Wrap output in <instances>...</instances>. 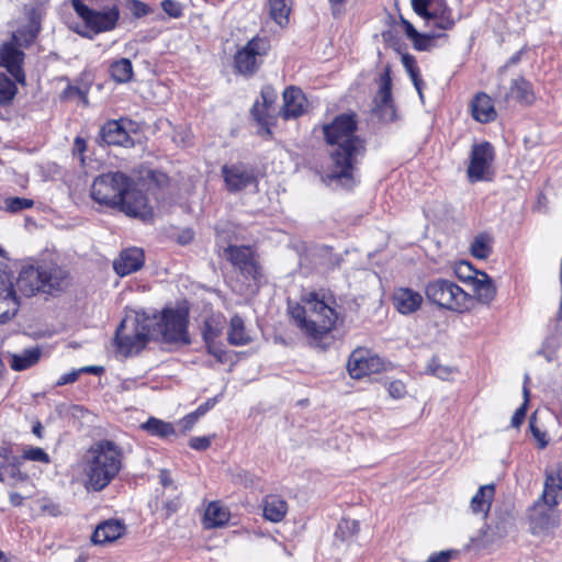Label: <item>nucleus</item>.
<instances>
[{
  "label": "nucleus",
  "instance_id": "1",
  "mask_svg": "<svg viewBox=\"0 0 562 562\" xmlns=\"http://www.w3.org/2000/svg\"><path fill=\"white\" fill-rule=\"evenodd\" d=\"M149 339L176 347L190 345L189 311L165 307L153 315H127L117 327L114 341L117 351L126 357L139 352Z\"/></svg>",
  "mask_w": 562,
  "mask_h": 562
},
{
  "label": "nucleus",
  "instance_id": "2",
  "mask_svg": "<svg viewBox=\"0 0 562 562\" xmlns=\"http://www.w3.org/2000/svg\"><path fill=\"white\" fill-rule=\"evenodd\" d=\"M323 132L326 143L331 146V162L325 181L351 188L356 183V166L366 150L363 140L356 134L357 122L353 115H338L331 123L324 125Z\"/></svg>",
  "mask_w": 562,
  "mask_h": 562
},
{
  "label": "nucleus",
  "instance_id": "3",
  "mask_svg": "<svg viewBox=\"0 0 562 562\" xmlns=\"http://www.w3.org/2000/svg\"><path fill=\"white\" fill-rule=\"evenodd\" d=\"M124 451L110 439L93 442L81 461L83 486L88 492H101L123 469Z\"/></svg>",
  "mask_w": 562,
  "mask_h": 562
},
{
  "label": "nucleus",
  "instance_id": "4",
  "mask_svg": "<svg viewBox=\"0 0 562 562\" xmlns=\"http://www.w3.org/2000/svg\"><path fill=\"white\" fill-rule=\"evenodd\" d=\"M294 324L308 339L310 345L326 348L325 340L335 327L337 313L328 304L311 292L302 297L301 304L289 305Z\"/></svg>",
  "mask_w": 562,
  "mask_h": 562
},
{
  "label": "nucleus",
  "instance_id": "5",
  "mask_svg": "<svg viewBox=\"0 0 562 562\" xmlns=\"http://www.w3.org/2000/svg\"><path fill=\"white\" fill-rule=\"evenodd\" d=\"M68 284V270L53 261L24 267L16 279L18 291L26 297L38 292L55 294L64 291Z\"/></svg>",
  "mask_w": 562,
  "mask_h": 562
},
{
  "label": "nucleus",
  "instance_id": "6",
  "mask_svg": "<svg viewBox=\"0 0 562 562\" xmlns=\"http://www.w3.org/2000/svg\"><path fill=\"white\" fill-rule=\"evenodd\" d=\"M133 180L123 172H108L97 177L91 187V198L111 209H119Z\"/></svg>",
  "mask_w": 562,
  "mask_h": 562
},
{
  "label": "nucleus",
  "instance_id": "7",
  "mask_svg": "<svg viewBox=\"0 0 562 562\" xmlns=\"http://www.w3.org/2000/svg\"><path fill=\"white\" fill-rule=\"evenodd\" d=\"M427 300L446 310L463 312L469 308L471 295L457 283L447 279H436L425 285Z\"/></svg>",
  "mask_w": 562,
  "mask_h": 562
},
{
  "label": "nucleus",
  "instance_id": "8",
  "mask_svg": "<svg viewBox=\"0 0 562 562\" xmlns=\"http://www.w3.org/2000/svg\"><path fill=\"white\" fill-rule=\"evenodd\" d=\"M71 5L86 27L85 31L76 30V32L90 40L99 33L114 30L120 19V11L115 5L101 11L90 9L81 0H71Z\"/></svg>",
  "mask_w": 562,
  "mask_h": 562
},
{
  "label": "nucleus",
  "instance_id": "9",
  "mask_svg": "<svg viewBox=\"0 0 562 562\" xmlns=\"http://www.w3.org/2000/svg\"><path fill=\"white\" fill-rule=\"evenodd\" d=\"M562 499V488L550 484L548 477L544 480L541 497L531 508L530 519L535 527L549 529L555 527L559 522V516L555 507Z\"/></svg>",
  "mask_w": 562,
  "mask_h": 562
},
{
  "label": "nucleus",
  "instance_id": "10",
  "mask_svg": "<svg viewBox=\"0 0 562 562\" xmlns=\"http://www.w3.org/2000/svg\"><path fill=\"white\" fill-rule=\"evenodd\" d=\"M269 49L270 43L267 37H252L235 55L234 63L237 72L245 76L254 75L261 66Z\"/></svg>",
  "mask_w": 562,
  "mask_h": 562
},
{
  "label": "nucleus",
  "instance_id": "11",
  "mask_svg": "<svg viewBox=\"0 0 562 562\" xmlns=\"http://www.w3.org/2000/svg\"><path fill=\"white\" fill-rule=\"evenodd\" d=\"M495 153L493 146L487 143L474 144L470 154L468 178L471 182L488 180Z\"/></svg>",
  "mask_w": 562,
  "mask_h": 562
},
{
  "label": "nucleus",
  "instance_id": "12",
  "mask_svg": "<svg viewBox=\"0 0 562 562\" xmlns=\"http://www.w3.org/2000/svg\"><path fill=\"white\" fill-rule=\"evenodd\" d=\"M463 268L471 271L472 266L468 262H462L457 270L459 278L471 284L473 291L471 299L474 297L485 305L490 304L496 294L493 280L483 271H473L474 274L463 276L461 272Z\"/></svg>",
  "mask_w": 562,
  "mask_h": 562
},
{
  "label": "nucleus",
  "instance_id": "13",
  "mask_svg": "<svg viewBox=\"0 0 562 562\" xmlns=\"http://www.w3.org/2000/svg\"><path fill=\"white\" fill-rule=\"evenodd\" d=\"M226 258L237 268L240 273L249 279L257 281L260 278V267L255 259L250 247L229 246L225 250Z\"/></svg>",
  "mask_w": 562,
  "mask_h": 562
},
{
  "label": "nucleus",
  "instance_id": "14",
  "mask_svg": "<svg viewBox=\"0 0 562 562\" xmlns=\"http://www.w3.org/2000/svg\"><path fill=\"white\" fill-rule=\"evenodd\" d=\"M221 171L229 192H239L256 182L254 169L243 162L224 165Z\"/></svg>",
  "mask_w": 562,
  "mask_h": 562
},
{
  "label": "nucleus",
  "instance_id": "15",
  "mask_svg": "<svg viewBox=\"0 0 562 562\" xmlns=\"http://www.w3.org/2000/svg\"><path fill=\"white\" fill-rule=\"evenodd\" d=\"M119 210L127 216L140 218L144 222L150 221L154 215L153 207L149 205L145 194L134 189L133 184L124 194V202L120 204Z\"/></svg>",
  "mask_w": 562,
  "mask_h": 562
},
{
  "label": "nucleus",
  "instance_id": "16",
  "mask_svg": "<svg viewBox=\"0 0 562 562\" xmlns=\"http://www.w3.org/2000/svg\"><path fill=\"white\" fill-rule=\"evenodd\" d=\"M348 372L353 379L375 373L382 368L381 359L372 356L368 349H356L348 360Z\"/></svg>",
  "mask_w": 562,
  "mask_h": 562
},
{
  "label": "nucleus",
  "instance_id": "17",
  "mask_svg": "<svg viewBox=\"0 0 562 562\" xmlns=\"http://www.w3.org/2000/svg\"><path fill=\"white\" fill-rule=\"evenodd\" d=\"M391 77L389 69L380 77V88L374 97V111L384 122H392L396 117V112L392 99Z\"/></svg>",
  "mask_w": 562,
  "mask_h": 562
},
{
  "label": "nucleus",
  "instance_id": "18",
  "mask_svg": "<svg viewBox=\"0 0 562 562\" xmlns=\"http://www.w3.org/2000/svg\"><path fill=\"white\" fill-rule=\"evenodd\" d=\"M10 276L0 273V324L10 321L18 312L20 302L18 289Z\"/></svg>",
  "mask_w": 562,
  "mask_h": 562
},
{
  "label": "nucleus",
  "instance_id": "19",
  "mask_svg": "<svg viewBox=\"0 0 562 562\" xmlns=\"http://www.w3.org/2000/svg\"><path fill=\"white\" fill-rule=\"evenodd\" d=\"M23 59L24 53L13 43H4L0 47V66L4 67L20 83H24L25 80L22 69Z\"/></svg>",
  "mask_w": 562,
  "mask_h": 562
},
{
  "label": "nucleus",
  "instance_id": "20",
  "mask_svg": "<svg viewBox=\"0 0 562 562\" xmlns=\"http://www.w3.org/2000/svg\"><path fill=\"white\" fill-rule=\"evenodd\" d=\"M144 260V252L140 248H127L120 252L113 262V268L119 276L125 277L138 271L143 267Z\"/></svg>",
  "mask_w": 562,
  "mask_h": 562
},
{
  "label": "nucleus",
  "instance_id": "21",
  "mask_svg": "<svg viewBox=\"0 0 562 562\" xmlns=\"http://www.w3.org/2000/svg\"><path fill=\"white\" fill-rule=\"evenodd\" d=\"M283 108L281 115L285 120L301 116L306 109L307 100L301 89L289 87L283 92Z\"/></svg>",
  "mask_w": 562,
  "mask_h": 562
},
{
  "label": "nucleus",
  "instance_id": "22",
  "mask_svg": "<svg viewBox=\"0 0 562 562\" xmlns=\"http://www.w3.org/2000/svg\"><path fill=\"white\" fill-rule=\"evenodd\" d=\"M102 140L108 145L132 147L134 142L120 121L106 122L100 131Z\"/></svg>",
  "mask_w": 562,
  "mask_h": 562
},
{
  "label": "nucleus",
  "instance_id": "23",
  "mask_svg": "<svg viewBox=\"0 0 562 562\" xmlns=\"http://www.w3.org/2000/svg\"><path fill=\"white\" fill-rule=\"evenodd\" d=\"M392 300L395 308L404 315L416 312L423 303L422 294L409 288L397 289Z\"/></svg>",
  "mask_w": 562,
  "mask_h": 562
},
{
  "label": "nucleus",
  "instance_id": "24",
  "mask_svg": "<svg viewBox=\"0 0 562 562\" xmlns=\"http://www.w3.org/2000/svg\"><path fill=\"white\" fill-rule=\"evenodd\" d=\"M125 530L124 524L119 520L109 519L97 526L91 536V541L94 544L110 543L122 537Z\"/></svg>",
  "mask_w": 562,
  "mask_h": 562
},
{
  "label": "nucleus",
  "instance_id": "25",
  "mask_svg": "<svg viewBox=\"0 0 562 562\" xmlns=\"http://www.w3.org/2000/svg\"><path fill=\"white\" fill-rule=\"evenodd\" d=\"M472 116L481 123L492 122L496 119L493 100L484 92L477 93L471 103Z\"/></svg>",
  "mask_w": 562,
  "mask_h": 562
},
{
  "label": "nucleus",
  "instance_id": "26",
  "mask_svg": "<svg viewBox=\"0 0 562 562\" xmlns=\"http://www.w3.org/2000/svg\"><path fill=\"white\" fill-rule=\"evenodd\" d=\"M288 513V503L278 495H267L263 499V517L272 522L281 521Z\"/></svg>",
  "mask_w": 562,
  "mask_h": 562
},
{
  "label": "nucleus",
  "instance_id": "27",
  "mask_svg": "<svg viewBox=\"0 0 562 562\" xmlns=\"http://www.w3.org/2000/svg\"><path fill=\"white\" fill-rule=\"evenodd\" d=\"M42 357L40 347L24 349L21 353L10 355V367L14 371H23L36 364Z\"/></svg>",
  "mask_w": 562,
  "mask_h": 562
},
{
  "label": "nucleus",
  "instance_id": "28",
  "mask_svg": "<svg viewBox=\"0 0 562 562\" xmlns=\"http://www.w3.org/2000/svg\"><path fill=\"white\" fill-rule=\"evenodd\" d=\"M495 495L494 484L481 486L471 499V509L475 514H487L491 508L492 501Z\"/></svg>",
  "mask_w": 562,
  "mask_h": 562
},
{
  "label": "nucleus",
  "instance_id": "29",
  "mask_svg": "<svg viewBox=\"0 0 562 562\" xmlns=\"http://www.w3.org/2000/svg\"><path fill=\"white\" fill-rule=\"evenodd\" d=\"M229 519V513L218 503L212 502L205 509L203 525L205 529L224 526Z\"/></svg>",
  "mask_w": 562,
  "mask_h": 562
},
{
  "label": "nucleus",
  "instance_id": "30",
  "mask_svg": "<svg viewBox=\"0 0 562 562\" xmlns=\"http://www.w3.org/2000/svg\"><path fill=\"white\" fill-rule=\"evenodd\" d=\"M227 340L233 346H244L250 341L246 333L244 319L239 315H234L229 322Z\"/></svg>",
  "mask_w": 562,
  "mask_h": 562
},
{
  "label": "nucleus",
  "instance_id": "31",
  "mask_svg": "<svg viewBox=\"0 0 562 562\" xmlns=\"http://www.w3.org/2000/svg\"><path fill=\"white\" fill-rule=\"evenodd\" d=\"M270 18L281 27L289 23L291 0H268Z\"/></svg>",
  "mask_w": 562,
  "mask_h": 562
},
{
  "label": "nucleus",
  "instance_id": "32",
  "mask_svg": "<svg viewBox=\"0 0 562 562\" xmlns=\"http://www.w3.org/2000/svg\"><path fill=\"white\" fill-rule=\"evenodd\" d=\"M505 99H516L519 102L530 103L533 100V94L530 90V85L522 77L513 79L509 91L506 93Z\"/></svg>",
  "mask_w": 562,
  "mask_h": 562
},
{
  "label": "nucleus",
  "instance_id": "33",
  "mask_svg": "<svg viewBox=\"0 0 562 562\" xmlns=\"http://www.w3.org/2000/svg\"><path fill=\"white\" fill-rule=\"evenodd\" d=\"M428 25H434L441 31L450 30L453 27L456 21L451 15V10L447 8L446 3L441 4L436 11L425 19Z\"/></svg>",
  "mask_w": 562,
  "mask_h": 562
},
{
  "label": "nucleus",
  "instance_id": "34",
  "mask_svg": "<svg viewBox=\"0 0 562 562\" xmlns=\"http://www.w3.org/2000/svg\"><path fill=\"white\" fill-rule=\"evenodd\" d=\"M112 79L119 83L128 82L133 78V65L130 59L121 58L110 66Z\"/></svg>",
  "mask_w": 562,
  "mask_h": 562
},
{
  "label": "nucleus",
  "instance_id": "35",
  "mask_svg": "<svg viewBox=\"0 0 562 562\" xmlns=\"http://www.w3.org/2000/svg\"><path fill=\"white\" fill-rule=\"evenodd\" d=\"M224 321L222 315H213L204 322L202 336L205 344L214 342L221 336Z\"/></svg>",
  "mask_w": 562,
  "mask_h": 562
},
{
  "label": "nucleus",
  "instance_id": "36",
  "mask_svg": "<svg viewBox=\"0 0 562 562\" xmlns=\"http://www.w3.org/2000/svg\"><path fill=\"white\" fill-rule=\"evenodd\" d=\"M402 63L407 74L409 75L411 80L415 89L417 90L420 100H423V79L420 78L419 68L416 64L415 58L412 55L406 54L402 56Z\"/></svg>",
  "mask_w": 562,
  "mask_h": 562
},
{
  "label": "nucleus",
  "instance_id": "37",
  "mask_svg": "<svg viewBox=\"0 0 562 562\" xmlns=\"http://www.w3.org/2000/svg\"><path fill=\"white\" fill-rule=\"evenodd\" d=\"M493 238L487 234L477 235L472 245L471 254L477 259H486L492 254Z\"/></svg>",
  "mask_w": 562,
  "mask_h": 562
},
{
  "label": "nucleus",
  "instance_id": "38",
  "mask_svg": "<svg viewBox=\"0 0 562 562\" xmlns=\"http://www.w3.org/2000/svg\"><path fill=\"white\" fill-rule=\"evenodd\" d=\"M142 428L147 430L150 435L159 436L162 438L175 434V427L172 424L154 417H150L146 423H144Z\"/></svg>",
  "mask_w": 562,
  "mask_h": 562
},
{
  "label": "nucleus",
  "instance_id": "39",
  "mask_svg": "<svg viewBox=\"0 0 562 562\" xmlns=\"http://www.w3.org/2000/svg\"><path fill=\"white\" fill-rule=\"evenodd\" d=\"M414 12L420 18L429 19L432 11H436L445 0H411Z\"/></svg>",
  "mask_w": 562,
  "mask_h": 562
},
{
  "label": "nucleus",
  "instance_id": "40",
  "mask_svg": "<svg viewBox=\"0 0 562 562\" xmlns=\"http://www.w3.org/2000/svg\"><path fill=\"white\" fill-rule=\"evenodd\" d=\"M18 92L15 82L5 75H0V103H10Z\"/></svg>",
  "mask_w": 562,
  "mask_h": 562
},
{
  "label": "nucleus",
  "instance_id": "41",
  "mask_svg": "<svg viewBox=\"0 0 562 562\" xmlns=\"http://www.w3.org/2000/svg\"><path fill=\"white\" fill-rule=\"evenodd\" d=\"M559 334L554 333L549 336L539 351L548 361H552L555 358L557 351L560 347Z\"/></svg>",
  "mask_w": 562,
  "mask_h": 562
},
{
  "label": "nucleus",
  "instance_id": "42",
  "mask_svg": "<svg viewBox=\"0 0 562 562\" xmlns=\"http://www.w3.org/2000/svg\"><path fill=\"white\" fill-rule=\"evenodd\" d=\"M4 204L7 211L16 213L22 210L31 209L34 202L31 199L13 196L5 199Z\"/></svg>",
  "mask_w": 562,
  "mask_h": 562
},
{
  "label": "nucleus",
  "instance_id": "43",
  "mask_svg": "<svg viewBox=\"0 0 562 562\" xmlns=\"http://www.w3.org/2000/svg\"><path fill=\"white\" fill-rule=\"evenodd\" d=\"M522 393H524V403L521 404L520 407H518L516 409V412L514 413L512 420H510L512 426L515 428H518L522 424V422L526 417L527 407H528V403H529V390L526 385L522 389Z\"/></svg>",
  "mask_w": 562,
  "mask_h": 562
},
{
  "label": "nucleus",
  "instance_id": "44",
  "mask_svg": "<svg viewBox=\"0 0 562 562\" xmlns=\"http://www.w3.org/2000/svg\"><path fill=\"white\" fill-rule=\"evenodd\" d=\"M23 458L31 461L48 464L50 462L49 456L44 449L40 447H30L23 451Z\"/></svg>",
  "mask_w": 562,
  "mask_h": 562
},
{
  "label": "nucleus",
  "instance_id": "45",
  "mask_svg": "<svg viewBox=\"0 0 562 562\" xmlns=\"http://www.w3.org/2000/svg\"><path fill=\"white\" fill-rule=\"evenodd\" d=\"M439 36V34H420L412 40L414 48L417 50H429L432 47L434 40Z\"/></svg>",
  "mask_w": 562,
  "mask_h": 562
},
{
  "label": "nucleus",
  "instance_id": "46",
  "mask_svg": "<svg viewBox=\"0 0 562 562\" xmlns=\"http://www.w3.org/2000/svg\"><path fill=\"white\" fill-rule=\"evenodd\" d=\"M529 428L531 430L532 436L538 441L539 448L540 449H544L548 446V443H549V441L547 439V432L540 430V428L537 427V425H536V416L535 415H532L530 417Z\"/></svg>",
  "mask_w": 562,
  "mask_h": 562
},
{
  "label": "nucleus",
  "instance_id": "47",
  "mask_svg": "<svg viewBox=\"0 0 562 562\" xmlns=\"http://www.w3.org/2000/svg\"><path fill=\"white\" fill-rule=\"evenodd\" d=\"M162 10L171 18H179L182 14V8L175 0H164L161 2Z\"/></svg>",
  "mask_w": 562,
  "mask_h": 562
},
{
  "label": "nucleus",
  "instance_id": "48",
  "mask_svg": "<svg viewBox=\"0 0 562 562\" xmlns=\"http://www.w3.org/2000/svg\"><path fill=\"white\" fill-rule=\"evenodd\" d=\"M338 531L342 535H356L359 531V522L355 519H342L338 525Z\"/></svg>",
  "mask_w": 562,
  "mask_h": 562
},
{
  "label": "nucleus",
  "instance_id": "49",
  "mask_svg": "<svg viewBox=\"0 0 562 562\" xmlns=\"http://www.w3.org/2000/svg\"><path fill=\"white\" fill-rule=\"evenodd\" d=\"M251 114L254 119L259 122L261 125H268L267 115H268V106L259 103L254 104L251 109Z\"/></svg>",
  "mask_w": 562,
  "mask_h": 562
},
{
  "label": "nucleus",
  "instance_id": "50",
  "mask_svg": "<svg viewBox=\"0 0 562 562\" xmlns=\"http://www.w3.org/2000/svg\"><path fill=\"white\" fill-rule=\"evenodd\" d=\"M428 369L431 372V374H434L442 380L448 379V376L451 373V370L449 368L436 363V361L434 359L429 363Z\"/></svg>",
  "mask_w": 562,
  "mask_h": 562
},
{
  "label": "nucleus",
  "instance_id": "51",
  "mask_svg": "<svg viewBox=\"0 0 562 562\" xmlns=\"http://www.w3.org/2000/svg\"><path fill=\"white\" fill-rule=\"evenodd\" d=\"M131 11L134 16L142 18L147 15L150 12V9L146 3L142 1L132 0Z\"/></svg>",
  "mask_w": 562,
  "mask_h": 562
},
{
  "label": "nucleus",
  "instance_id": "52",
  "mask_svg": "<svg viewBox=\"0 0 562 562\" xmlns=\"http://www.w3.org/2000/svg\"><path fill=\"white\" fill-rule=\"evenodd\" d=\"M389 393L393 398H401L404 396L406 390L404 383L401 381H393L389 384Z\"/></svg>",
  "mask_w": 562,
  "mask_h": 562
},
{
  "label": "nucleus",
  "instance_id": "53",
  "mask_svg": "<svg viewBox=\"0 0 562 562\" xmlns=\"http://www.w3.org/2000/svg\"><path fill=\"white\" fill-rule=\"evenodd\" d=\"M211 445L210 437H193L189 441V446L194 450H206Z\"/></svg>",
  "mask_w": 562,
  "mask_h": 562
},
{
  "label": "nucleus",
  "instance_id": "54",
  "mask_svg": "<svg viewBox=\"0 0 562 562\" xmlns=\"http://www.w3.org/2000/svg\"><path fill=\"white\" fill-rule=\"evenodd\" d=\"M80 375V371L79 369L78 370H72L71 372H68V373H65V374H61L58 380L56 381V386H63V385H66V384H71L74 382H76L78 380Z\"/></svg>",
  "mask_w": 562,
  "mask_h": 562
},
{
  "label": "nucleus",
  "instance_id": "55",
  "mask_svg": "<svg viewBox=\"0 0 562 562\" xmlns=\"http://www.w3.org/2000/svg\"><path fill=\"white\" fill-rule=\"evenodd\" d=\"M199 416L195 415L194 412L186 415L180 422L179 425L181 426L182 431H189L192 429V427L195 425V423L199 420Z\"/></svg>",
  "mask_w": 562,
  "mask_h": 562
},
{
  "label": "nucleus",
  "instance_id": "56",
  "mask_svg": "<svg viewBox=\"0 0 562 562\" xmlns=\"http://www.w3.org/2000/svg\"><path fill=\"white\" fill-rule=\"evenodd\" d=\"M207 352L214 356L217 361L223 362L225 358V351L214 342L206 344Z\"/></svg>",
  "mask_w": 562,
  "mask_h": 562
},
{
  "label": "nucleus",
  "instance_id": "57",
  "mask_svg": "<svg viewBox=\"0 0 562 562\" xmlns=\"http://www.w3.org/2000/svg\"><path fill=\"white\" fill-rule=\"evenodd\" d=\"M215 403L216 397L209 398L194 411L195 415H198L199 417L204 416L211 408L214 407Z\"/></svg>",
  "mask_w": 562,
  "mask_h": 562
},
{
  "label": "nucleus",
  "instance_id": "58",
  "mask_svg": "<svg viewBox=\"0 0 562 562\" xmlns=\"http://www.w3.org/2000/svg\"><path fill=\"white\" fill-rule=\"evenodd\" d=\"M7 462V458L0 454V482H4L7 474H14V467H5L4 463Z\"/></svg>",
  "mask_w": 562,
  "mask_h": 562
},
{
  "label": "nucleus",
  "instance_id": "59",
  "mask_svg": "<svg viewBox=\"0 0 562 562\" xmlns=\"http://www.w3.org/2000/svg\"><path fill=\"white\" fill-rule=\"evenodd\" d=\"M451 558L450 551H440L432 553L425 562H449Z\"/></svg>",
  "mask_w": 562,
  "mask_h": 562
},
{
  "label": "nucleus",
  "instance_id": "60",
  "mask_svg": "<svg viewBox=\"0 0 562 562\" xmlns=\"http://www.w3.org/2000/svg\"><path fill=\"white\" fill-rule=\"evenodd\" d=\"M261 97L263 99V104L269 108L274 102L277 95L272 88L266 87L261 90Z\"/></svg>",
  "mask_w": 562,
  "mask_h": 562
},
{
  "label": "nucleus",
  "instance_id": "61",
  "mask_svg": "<svg viewBox=\"0 0 562 562\" xmlns=\"http://www.w3.org/2000/svg\"><path fill=\"white\" fill-rule=\"evenodd\" d=\"M401 22H402V25L404 27L407 38H409L411 41L414 40L418 35L419 32H417L415 30L414 25L408 20H405L404 18H402Z\"/></svg>",
  "mask_w": 562,
  "mask_h": 562
},
{
  "label": "nucleus",
  "instance_id": "62",
  "mask_svg": "<svg viewBox=\"0 0 562 562\" xmlns=\"http://www.w3.org/2000/svg\"><path fill=\"white\" fill-rule=\"evenodd\" d=\"M236 481L245 486H250L255 482V476L246 471L239 472L236 475Z\"/></svg>",
  "mask_w": 562,
  "mask_h": 562
},
{
  "label": "nucleus",
  "instance_id": "63",
  "mask_svg": "<svg viewBox=\"0 0 562 562\" xmlns=\"http://www.w3.org/2000/svg\"><path fill=\"white\" fill-rule=\"evenodd\" d=\"M81 373H91L94 375H100L104 372V368L101 366H86L79 369Z\"/></svg>",
  "mask_w": 562,
  "mask_h": 562
},
{
  "label": "nucleus",
  "instance_id": "64",
  "mask_svg": "<svg viewBox=\"0 0 562 562\" xmlns=\"http://www.w3.org/2000/svg\"><path fill=\"white\" fill-rule=\"evenodd\" d=\"M159 477H160L161 484L165 487L170 486L172 484V479L170 477V474L167 470H161Z\"/></svg>",
  "mask_w": 562,
  "mask_h": 562
}]
</instances>
